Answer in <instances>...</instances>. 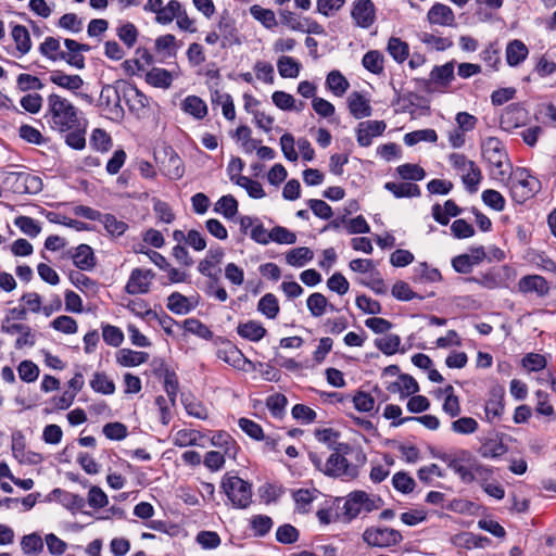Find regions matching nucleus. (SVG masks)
<instances>
[{"mask_svg": "<svg viewBox=\"0 0 556 556\" xmlns=\"http://www.w3.org/2000/svg\"><path fill=\"white\" fill-rule=\"evenodd\" d=\"M45 118L49 127L60 134L78 127L83 121L79 109L58 93L48 96Z\"/></svg>", "mask_w": 556, "mask_h": 556, "instance_id": "f257e3e1", "label": "nucleus"}, {"mask_svg": "<svg viewBox=\"0 0 556 556\" xmlns=\"http://www.w3.org/2000/svg\"><path fill=\"white\" fill-rule=\"evenodd\" d=\"M345 453L348 451L334 450L326 463L323 464L321 458L316 453L311 452L309 459L319 470L328 476L355 479L358 476V468L356 465L349 464L348 459L343 456Z\"/></svg>", "mask_w": 556, "mask_h": 556, "instance_id": "f03ea898", "label": "nucleus"}, {"mask_svg": "<svg viewBox=\"0 0 556 556\" xmlns=\"http://www.w3.org/2000/svg\"><path fill=\"white\" fill-rule=\"evenodd\" d=\"M448 162L469 193H476L482 180L480 167L463 153H452Z\"/></svg>", "mask_w": 556, "mask_h": 556, "instance_id": "7ed1b4c3", "label": "nucleus"}, {"mask_svg": "<svg viewBox=\"0 0 556 556\" xmlns=\"http://www.w3.org/2000/svg\"><path fill=\"white\" fill-rule=\"evenodd\" d=\"M510 195L517 203H523L534 197L541 184L527 168L518 167L509 175Z\"/></svg>", "mask_w": 556, "mask_h": 556, "instance_id": "20e7f679", "label": "nucleus"}, {"mask_svg": "<svg viewBox=\"0 0 556 556\" xmlns=\"http://www.w3.org/2000/svg\"><path fill=\"white\" fill-rule=\"evenodd\" d=\"M382 506L380 497L368 494L365 491H353L346 497L343 504V515L348 520L356 518L362 511L370 513Z\"/></svg>", "mask_w": 556, "mask_h": 556, "instance_id": "39448f33", "label": "nucleus"}, {"mask_svg": "<svg viewBox=\"0 0 556 556\" xmlns=\"http://www.w3.org/2000/svg\"><path fill=\"white\" fill-rule=\"evenodd\" d=\"M222 488L233 506L245 508L251 504V484L243 479L226 475L222 480Z\"/></svg>", "mask_w": 556, "mask_h": 556, "instance_id": "423d86ee", "label": "nucleus"}, {"mask_svg": "<svg viewBox=\"0 0 556 556\" xmlns=\"http://www.w3.org/2000/svg\"><path fill=\"white\" fill-rule=\"evenodd\" d=\"M482 155L484 160L498 169L501 179L508 174L507 168V154L505 148L500 139L496 137H488L481 144Z\"/></svg>", "mask_w": 556, "mask_h": 556, "instance_id": "0eeeda50", "label": "nucleus"}, {"mask_svg": "<svg viewBox=\"0 0 556 556\" xmlns=\"http://www.w3.org/2000/svg\"><path fill=\"white\" fill-rule=\"evenodd\" d=\"M99 106L103 115L114 122L124 117V109L121 104V93L117 87L105 85L102 87L99 99Z\"/></svg>", "mask_w": 556, "mask_h": 556, "instance_id": "6e6552de", "label": "nucleus"}, {"mask_svg": "<svg viewBox=\"0 0 556 556\" xmlns=\"http://www.w3.org/2000/svg\"><path fill=\"white\" fill-rule=\"evenodd\" d=\"M402 534L391 528L371 527L364 531L363 540L370 546L389 547L402 541Z\"/></svg>", "mask_w": 556, "mask_h": 556, "instance_id": "1a4fd4ad", "label": "nucleus"}, {"mask_svg": "<svg viewBox=\"0 0 556 556\" xmlns=\"http://www.w3.org/2000/svg\"><path fill=\"white\" fill-rule=\"evenodd\" d=\"M386 128L387 124L383 121L361 122L355 129L357 143L361 147H369L374 138L380 137Z\"/></svg>", "mask_w": 556, "mask_h": 556, "instance_id": "9d476101", "label": "nucleus"}, {"mask_svg": "<svg viewBox=\"0 0 556 556\" xmlns=\"http://www.w3.org/2000/svg\"><path fill=\"white\" fill-rule=\"evenodd\" d=\"M154 276L151 269L135 268L126 283V292L129 294H143L149 292Z\"/></svg>", "mask_w": 556, "mask_h": 556, "instance_id": "9b49d317", "label": "nucleus"}, {"mask_svg": "<svg viewBox=\"0 0 556 556\" xmlns=\"http://www.w3.org/2000/svg\"><path fill=\"white\" fill-rule=\"evenodd\" d=\"M351 15L358 27L369 28L376 17L375 5L370 0H358L353 3Z\"/></svg>", "mask_w": 556, "mask_h": 556, "instance_id": "f8f14e48", "label": "nucleus"}, {"mask_svg": "<svg viewBox=\"0 0 556 556\" xmlns=\"http://www.w3.org/2000/svg\"><path fill=\"white\" fill-rule=\"evenodd\" d=\"M217 357L240 370H247V365L252 366V362L236 345L229 342L217 350Z\"/></svg>", "mask_w": 556, "mask_h": 556, "instance_id": "ddd939ff", "label": "nucleus"}, {"mask_svg": "<svg viewBox=\"0 0 556 556\" xmlns=\"http://www.w3.org/2000/svg\"><path fill=\"white\" fill-rule=\"evenodd\" d=\"M427 21L430 25L452 27L455 25V14L450 7L437 2L429 9Z\"/></svg>", "mask_w": 556, "mask_h": 556, "instance_id": "4468645a", "label": "nucleus"}, {"mask_svg": "<svg viewBox=\"0 0 556 556\" xmlns=\"http://www.w3.org/2000/svg\"><path fill=\"white\" fill-rule=\"evenodd\" d=\"M475 458L468 451H462L460 456L458 458H454L448 463V468H451L464 483L473 482V477L471 475V462Z\"/></svg>", "mask_w": 556, "mask_h": 556, "instance_id": "2eb2a0df", "label": "nucleus"}, {"mask_svg": "<svg viewBox=\"0 0 556 556\" xmlns=\"http://www.w3.org/2000/svg\"><path fill=\"white\" fill-rule=\"evenodd\" d=\"M122 92L130 111L140 112L149 106V98L135 85H125Z\"/></svg>", "mask_w": 556, "mask_h": 556, "instance_id": "dca6fc26", "label": "nucleus"}, {"mask_svg": "<svg viewBox=\"0 0 556 556\" xmlns=\"http://www.w3.org/2000/svg\"><path fill=\"white\" fill-rule=\"evenodd\" d=\"M49 80L60 88L66 89L75 94L84 86V80L79 75H68L62 71H53Z\"/></svg>", "mask_w": 556, "mask_h": 556, "instance_id": "f3484780", "label": "nucleus"}, {"mask_svg": "<svg viewBox=\"0 0 556 556\" xmlns=\"http://www.w3.org/2000/svg\"><path fill=\"white\" fill-rule=\"evenodd\" d=\"M348 106L351 115L356 119L368 117L372 112L369 100L357 91H354L349 96Z\"/></svg>", "mask_w": 556, "mask_h": 556, "instance_id": "a211bd4d", "label": "nucleus"}, {"mask_svg": "<svg viewBox=\"0 0 556 556\" xmlns=\"http://www.w3.org/2000/svg\"><path fill=\"white\" fill-rule=\"evenodd\" d=\"M15 191L20 193L36 194L42 189L41 179L29 173H18L15 175Z\"/></svg>", "mask_w": 556, "mask_h": 556, "instance_id": "6ab92c4d", "label": "nucleus"}, {"mask_svg": "<svg viewBox=\"0 0 556 556\" xmlns=\"http://www.w3.org/2000/svg\"><path fill=\"white\" fill-rule=\"evenodd\" d=\"M237 333L245 340L258 342L266 336L267 330L260 321L248 320L237 326Z\"/></svg>", "mask_w": 556, "mask_h": 556, "instance_id": "aec40b11", "label": "nucleus"}, {"mask_svg": "<svg viewBox=\"0 0 556 556\" xmlns=\"http://www.w3.org/2000/svg\"><path fill=\"white\" fill-rule=\"evenodd\" d=\"M11 37L15 43V49L18 56L27 54L31 49V39L28 29L20 24L12 26Z\"/></svg>", "mask_w": 556, "mask_h": 556, "instance_id": "412c9836", "label": "nucleus"}, {"mask_svg": "<svg viewBox=\"0 0 556 556\" xmlns=\"http://www.w3.org/2000/svg\"><path fill=\"white\" fill-rule=\"evenodd\" d=\"M518 287L521 292H535L539 295H544L549 290L546 279L539 275H531L521 278Z\"/></svg>", "mask_w": 556, "mask_h": 556, "instance_id": "4be33fe9", "label": "nucleus"}, {"mask_svg": "<svg viewBox=\"0 0 556 556\" xmlns=\"http://www.w3.org/2000/svg\"><path fill=\"white\" fill-rule=\"evenodd\" d=\"M503 396L504 392L501 389H493L490 392L484 406L485 416L489 421H493L502 416L504 410Z\"/></svg>", "mask_w": 556, "mask_h": 556, "instance_id": "5701e85b", "label": "nucleus"}, {"mask_svg": "<svg viewBox=\"0 0 556 556\" xmlns=\"http://www.w3.org/2000/svg\"><path fill=\"white\" fill-rule=\"evenodd\" d=\"M74 265L81 270H90L96 265V258L92 249L87 244L78 245L72 253Z\"/></svg>", "mask_w": 556, "mask_h": 556, "instance_id": "b1692460", "label": "nucleus"}, {"mask_svg": "<svg viewBox=\"0 0 556 556\" xmlns=\"http://www.w3.org/2000/svg\"><path fill=\"white\" fill-rule=\"evenodd\" d=\"M149 354L147 352L122 349L116 353V361L121 366L135 367L147 363Z\"/></svg>", "mask_w": 556, "mask_h": 556, "instance_id": "393cba45", "label": "nucleus"}, {"mask_svg": "<svg viewBox=\"0 0 556 556\" xmlns=\"http://www.w3.org/2000/svg\"><path fill=\"white\" fill-rule=\"evenodd\" d=\"M462 210L453 200H447L443 206L440 204H434L432 206V216L435 222L441 225H447L450 222V217H455L459 215Z\"/></svg>", "mask_w": 556, "mask_h": 556, "instance_id": "a878e982", "label": "nucleus"}, {"mask_svg": "<svg viewBox=\"0 0 556 556\" xmlns=\"http://www.w3.org/2000/svg\"><path fill=\"white\" fill-rule=\"evenodd\" d=\"M211 443L213 446L217 447L218 451L225 452L228 458H236L238 446L236 441L227 432L218 431L214 433Z\"/></svg>", "mask_w": 556, "mask_h": 556, "instance_id": "bb28decb", "label": "nucleus"}, {"mask_svg": "<svg viewBox=\"0 0 556 556\" xmlns=\"http://www.w3.org/2000/svg\"><path fill=\"white\" fill-rule=\"evenodd\" d=\"M202 434L193 429H180L172 433L170 441L175 446L187 447L192 445H200L199 441Z\"/></svg>", "mask_w": 556, "mask_h": 556, "instance_id": "cd10ccee", "label": "nucleus"}, {"mask_svg": "<svg viewBox=\"0 0 556 556\" xmlns=\"http://www.w3.org/2000/svg\"><path fill=\"white\" fill-rule=\"evenodd\" d=\"M314 434L319 442L326 444L332 451H349L350 448L348 444L338 441L339 433L331 428L316 429Z\"/></svg>", "mask_w": 556, "mask_h": 556, "instance_id": "c85d7f7f", "label": "nucleus"}, {"mask_svg": "<svg viewBox=\"0 0 556 556\" xmlns=\"http://www.w3.org/2000/svg\"><path fill=\"white\" fill-rule=\"evenodd\" d=\"M528 53H529V51H528L527 46L522 41L515 39V40L510 41L506 48L507 63L510 66H517L523 60H526V58L528 56Z\"/></svg>", "mask_w": 556, "mask_h": 556, "instance_id": "c756f323", "label": "nucleus"}, {"mask_svg": "<svg viewBox=\"0 0 556 556\" xmlns=\"http://www.w3.org/2000/svg\"><path fill=\"white\" fill-rule=\"evenodd\" d=\"M384 188L393 193L395 198H416L420 195V188L413 182H392L389 181Z\"/></svg>", "mask_w": 556, "mask_h": 556, "instance_id": "7c9ffc66", "label": "nucleus"}, {"mask_svg": "<svg viewBox=\"0 0 556 556\" xmlns=\"http://www.w3.org/2000/svg\"><path fill=\"white\" fill-rule=\"evenodd\" d=\"M182 110L192 115L197 119H202L207 114V105L206 103L197 96H188L182 101Z\"/></svg>", "mask_w": 556, "mask_h": 556, "instance_id": "2f4dec72", "label": "nucleus"}, {"mask_svg": "<svg viewBox=\"0 0 556 556\" xmlns=\"http://www.w3.org/2000/svg\"><path fill=\"white\" fill-rule=\"evenodd\" d=\"M362 65L368 72L375 75H380L384 71V56L378 50H370L364 54Z\"/></svg>", "mask_w": 556, "mask_h": 556, "instance_id": "473e14b6", "label": "nucleus"}, {"mask_svg": "<svg viewBox=\"0 0 556 556\" xmlns=\"http://www.w3.org/2000/svg\"><path fill=\"white\" fill-rule=\"evenodd\" d=\"M146 81L153 87L167 89L172 85L173 75L165 68L154 67L147 73Z\"/></svg>", "mask_w": 556, "mask_h": 556, "instance_id": "72a5a7b5", "label": "nucleus"}, {"mask_svg": "<svg viewBox=\"0 0 556 556\" xmlns=\"http://www.w3.org/2000/svg\"><path fill=\"white\" fill-rule=\"evenodd\" d=\"M523 114V110L517 105L508 106L504 113L501 115L500 125L506 131H511L513 129L520 126V117Z\"/></svg>", "mask_w": 556, "mask_h": 556, "instance_id": "f704fd0d", "label": "nucleus"}, {"mask_svg": "<svg viewBox=\"0 0 556 556\" xmlns=\"http://www.w3.org/2000/svg\"><path fill=\"white\" fill-rule=\"evenodd\" d=\"M277 70L282 78H296L300 75L301 63L291 56L281 55L277 61Z\"/></svg>", "mask_w": 556, "mask_h": 556, "instance_id": "c9c22d12", "label": "nucleus"}, {"mask_svg": "<svg viewBox=\"0 0 556 556\" xmlns=\"http://www.w3.org/2000/svg\"><path fill=\"white\" fill-rule=\"evenodd\" d=\"M326 86L334 96L342 97L349 89L350 83L339 71H331L327 75Z\"/></svg>", "mask_w": 556, "mask_h": 556, "instance_id": "e433bc0d", "label": "nucleus"}, {"mask_svg": "<svg viewBox=\"0 0 556 556\" xmlns=\"http://www.w3.org/2000/svg\"><path fill=\"white\" fill-rule=\"evenodd\" d=\"M307 308L312 316L314 317H320L323 316L327 308L329 307L331 311L334 309L332 304H329L327 298L319 293L315 292L311 294L306 301Z\"/></svg>", "mask_w": 556, "mask_h": 556, "instance_id": "4c0bfd02", "label": "nucleus"}, {"mask_svg": "<svg viewBox=\"0 0 556 556\" xmlns=\"http://www.w3.org/2000/svg\"><path fill=\"white\" fill-rule=\"evenodd\" d=\"M313 257V251L306 247L292 249L286 254L287 263L294 267H303L306 263L312 261Z\"/></svg>", "mask_w": 556, "mask_h": 556, "instance_id": "58836bf2", "label": "nucleus"}, {"mask_svg": "<svg viewBox=\"0 0 556 556\" xmlns=\"http://www.w3.org/2000/svg\"><path fill=\"white\" fill-rule=\"evenodd\" d=\"M387 51L397 63H403L409 54L407 42L399 37H391L388 41Z\"/></svg>", "mask_w": 556, "mask_h": 556, "instance_id": "ea45409f", "label": "nucleus"}, {"mask_svg": "<svg viewBox=\"0 0 556 556\" xmlns=\"http://www.w3.org/2000/svg\"><path fill=\"white\" fill-rule=\"evenodd\" d=\"M454 77V64L452 62L435 66L430 73L431 80L442 87H447Z\"/></svg>", "mask_w": 556, "mask_h": 556, "instance_id": "a19ab883", "label": "nucleus"}, {"mask_svg": "<svg viewBox=\"0 0 556 556\" xmlns=\"http://www.w3.org/2000/svg\"><path fill=\"white\" fill-rule=\"evenodd\" d=\"M279 309L278 300L273 293H266L257 303V311L269 319L276 318Z\"/></svg>", "mask_w": 556, "mask_h": 556, "instance_id": "79ce46f5", "label": "nucleus"}, {"mask_svg": "<svg viewBox=\"0 0 556 556\" xmlns=\"http://www.w3.org/2000/svg\"><path fill=\"white\" fill-rule=\"evenodd\" d=\"M90 387L94 392L105 395H110L115 392L114 381L110 379L104 372H96L90 380Z\"/></svg>", "mask_w": 556, "mask_h": 556, "instance_id": "37998d69", "label": "nucleus"}, {"mask_svg": "<svg viewBox=\"0 0 556 556\" xmlns=\"http://www.w3.org/2000/svg\"><path fill=\"white\" fill-rule=\"evenodd\" d=\"M181 3L178 0H169L155 16L160 25H168L176 20Z\"/></svg>", "mask_w": 556, "mask_h": 556, "instance_id": "c03bdc74", "label": "nucleus"}, {"mask_svg": "<svg viewBox=\"0 0 556 556\" xmlns=\"http://www.w3.org/2000/svg\"><path fill=\"white\" fill-rule=\"evenodd\" d=\"M505 453V445L497 439L485 440L479 448V454L483 458H496Z\"/></svg>", "mask_w": 556, "mask_h": 556, "instance_id": "a18cd8bd", "label": "nucleus"}, {"mask_svg": "<svg viewBox=\"0 0 556 556\" xmlns=\"http://www.w3.org/2000/svg\"><path fill=\"white\" fill-rule=\"evenodd\" d=\"M419 38L422 43L437 51H444L453 46V41L450 38L431 33H421Z\"/></svg>", "mask_w": 556, "mask_h": 556, "instance_id": "49530a36", "label": "nucleus"}, {"mask_svg": "<svg viewBox=\"0 0 556 556\" xmlns=\"http://www.w3.org/2000/svg\"><path fill=\"white\" fill-rule=\"evenodd\" d=\"M437 140L438 135L435 130L430 128L412 131L404 136V142L409 147L415 146L421 141L435 142Z\"/></svg>", "mask_w": 556, "mask_h": 556, "instance_id": "de8ad7c7", "label": "nucleus"}, {"mask_svg": "<svg viewBox=\"0 0 556 556\" xmlns=\"http://www.w3.org/2000/svg\"><path fill=\"white\" fill-rule=\"evenodd\" d=\"M316 490L300 489L293 493V498L299 513H307L312 502L316 498Z\"/></svg>", "mask_w": 556, "mask_h": 556, "instance_id": "09e8293b", "label": "nucleus"}, {"mask_svg": "<svg viewBox=\"0 0 556 556\" xmlns=\"http://www.w3.org/2000/svg\"><path fill=\"white\" fill-rule=\"evenodd\" d=\"M250 13L267 29H271L277 25L275 13L269 9H264L260 5H252L250 8Z\"/></svg>", "mask_w": 556, "mask_h": 556, "instance_id": "8fccbe9b", "label": "nucleus"}, {"mask_svg": "<svg viewBox=\"0 0 556 556\" xmlns=\"http://www.w3.org/2000/svg\"><path fill=\"white\" fill-rule=\"evenodd\" d=\"M167 308L175 314L182 315L191 311V305L185 295L174 292L167 298Z\"/></svg>", "mask_w": 556, "mask_h": 556, "instance_id": "3c124183", "label": "nucleus"}, {"mask_svg": "<svg viewBox=\"0 0 556 556\" xmlns=\"http://www.w3.org/2000/svg\"><path fill=\"white\" fill-rule=\"evenodd\" d=\"M375 344L383 354L393 355L399 351L401 339L397 334H386L376 339Z\"/></svg>", "mask_w": 556, "mask_h": 556, "instance_id": "603ef678", "label": "nucleus"}, {"mask_svg": "<svg viewBox=\"0 0 556 556\" xmlns=\"http://www.w3.org/2000/svg\"><path fill=\"white\" fill-rule=\"evenodd\" d=\"M21 547L24 554H39L43 551V541L37 533L24 535L21 541Z\"/></svg>", "mask_w": 556, "mask_h": 556, "instance_id": "864d4df0", "label": "nucleus"}, {"mask_svg": "<svg viewBox=\"0 0 556 556\" xmlns=\"http://www.w3.org/2000/svg\"><path fill=\"white\" fill-rule=\"evenodd\" d=\"M215 212L223 214L226 218H232L238 213V202L230 194L224 195L216 202Z\"/></svg>", "mask_w": 556, "mask_h": 556, "instance_id": "5fc2aeb1", "label": "nucleus"}, {"mask_svg": "<svg viewBox=\"0 0 556 556\" xmlns=\"http://www.w3.org/2000/svg\"><path fill=\"white\" fill-rule=\"evenodd\" d=\"M14 225L22 232H24L25 235H27L31 238L37 237L41 231V227H40L39 223L29 216L16 217L14 220Z\"/></svg>", "mask_w": 556, "mask_h": 556, "instance_id": "6e6d98bb", "label": "nucleus"}, {"mask_svg": "<svg viewBox=\"0 0 556 556\" xmlns=\"http://www.w3.org/2000/svg\"><path fill=\"white\" fill-rule=\"evenodd\" d=\"M478 422L472 417H460L451 424V430L457 434H471L478 430Z\"/></svg>", "mask_w": 556, "mask_h": 556, "instance_id": "4d7b16f0", "label": "nucleus"}, {"mask_svg": "<svg viewBox=\"0 0 556 556\" xmlns=\"http://www.w3.org/2000/svg\"><path fill=\"white\" fill-rule=\"evenodd\" d=\"M65 132L67 134L66 138H65V142L67 146H70L73 149H76V150H81L85 148V146H86V138H85L86 129L81 123L79 124L78 127H75Z\"/></svg>", "mask_w": 556, "mask_h": 556, "instance_id": "13d9d810", "label": "nucleus"}, {"mask_svg": "<svg viewBox=\"0 0 556 556\" xmlns=\"http://www.w3.org/2000/svg\"><path fill=\"white\" fill-rule=\"evenodd\" d=\"M271 100L280 110L301 112V109L296 106L295 99L290 93L285 91H275L271 96Z\"/></svg>", "mask_w": 556, "mask_h": 556, "instance_id": "bf43d9fd", "label": "nucleus"}, {"mask_svg": "<svg viewBox=\"0 0 556 556\" xmlns=\"http://www.w3.org/2000/svg\"><path fill=\"white\" fill-rule=\"evenodd\" d=\"M481 199L485 205L496 212H502L505 208L506 201L504 197L494 189H486L482 192Z\"/></svg>", "mask_w": 556, "mask_h": 556, "instance_id": "052dcab7", "label": "nucleus"}, {"mask_svg": "<svg viewBox=\"0 0 556 556\" xmlns=\"http://www.w3.org/2000/svg\"><path fill=\"white\" fill-rule=\"evenodd\" d=\"M212 101L222 105V111H223V115L225 118H227L229 121L235 119L236 110H235V104H233V101H232V98L230 94L219 93L218 91H216Z\"/></svg>", "mask_w": 556, "mask_h": 556, "instance_id": "680f3d73", "label": "nucleus"}, {"mask_svg": "<svg viewBox=\"0 0 556 556\" xmlns=\"http://www.w3.org/2000/svg\"><path fill=\"white\" fill-rule=\"evenodd\" d=\"M397 174L405 180H422L426 172L417 164H403L396 168Z\"/></svg>", "mask_w": 556, "mask_h": 556, "instance_id": "e2e57ef3", "label": "nucleus"}, {"mask_svg": "<svg viewBox=\"0 0 556 556\" xmlns=\"http://www.w3.org/2000/svg\"><path fill=\"white\" fill-rule=\"evenodd\" d=\"M195 542L203 549H215L220 545L222 540L215 531H200L195 536Z\"/></svg>", "mask_w": 556, "mask_h": 556, "instance_id": "0e129e2a", "label": "nucleus"}, {"mask_svg": "<svg viewBox=\"0 0 556 556\" xmlns=\"http://www.w3.org/2000/svg\"><path fill=\"white\" fill-rule=\"evenodd\" d=\"M155 49L159 52L166 53L169 56L175 55L178 49L176 37L172 34L157 37L155 39Z\"/></svg>", "mask_w": 556, "mask_h": 556, "instance_id": "69168bd1", "label": "nucleus"}, {"mask_svg": "<svg viewBox=\"0 0 556 556\" xmlns=\"http://www.w3.org/2000/svg\"><path fill=\"white\" fill-rule=\"evenodd\" d=\"M184 328L186 331L197 334L203 339H211L213 337V332L208 329V327L195 318H187L184 321Z\"/></svg>", "mask_w": 556, "mask_h": 556, "instance_id": "338daca9", "label": "nucleus"}, {"mask_svg": "<svg viewBox=\"0 0 556 556\" xmlns=\"http://www.w3.org/2000/svg\"><path fill=\"white\" fill-rule=\"evenodd\" d=\"M18 377L25 382H34L39 376L38 366L31 361H23L17 367Z\"/></svg>", "mask_w": 556, "mask_h": 556, "instance_id": "774afa93", "label": "nucleus"}]
</instances>
